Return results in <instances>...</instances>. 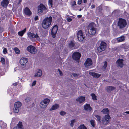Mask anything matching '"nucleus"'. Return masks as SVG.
<instances>
[{
	"label": "nucleus",
	"instance_id": "47",
	"mask_svg": "<svg viewBox=\"0 0 129 129\" xmlns=\"http://www.w3.org/2000/svg\"><path fill=\"white\" fill-rule=\"evenodd\" d=\"M4 30V29L3 27L1 26H0V33H2Z\"/></svg>",
	"mask_w": 129,
	"mask_h": 129
},
{
	"label": "nucleus",
	"instance_id": "56",
	"mask_svg": "<svg viewBox=\"0 0 129 129\" xmlns=\"http://www.w3.org/2000/svg\"><path fill=\"white\" fill-rule=\"evenodd\" d=\"M82 16L81 15H78L77 16V17H78L79 18H80Z\"/></svg>",
	"mask_w": 129,
	"mask_h": 129
},
{
	"label": "nucleus",
	"instance_id": "46",
	"mask_svg": "<svg viewBox=\"0 0 129 129\" xmlns=\"http://www.w3.org/2000/svg\"><path fill=\"white\" fill-rule=\"evenodd\" d=\"M42 105L44 106H45V103L44 104L43 103V104H42L41 103V101L40 103V107H41L42 108H45L47 106H45V107H44V108H43V107H42Z\"/></svg>",
	"mask_w": 129,
	"mask_h": 129
},
{
	"label": "nucleus",
	"instance_id": "35",
	"mask_svg": "<svg viewBox=\"0 0 129 129\" xmlns=\"http://www.w3.org/2000/svg\"><path fill=\"white\" fill-rule=\"evenodd\" d=\"M107 65V61H105L104 62V65L103 66V68L104 69V70H105V69H106Z\"/></svg>",
	"mask_w": 129,
	"mask_h": 129
},
{
	"label": "nucleus",
	"instance_id": "18",
	"mask_svg": "<svg viewBox=\"0 0 129 129\" xmlns=\"http://www.w3.org/2000/svg\"><path fill=\"white\" fill-rule=\"evenodd\" d=\"M84 109L87 111L90 112L92 110V108L90 106L89 104H86L84 106Z\"/></svg>",
	"mask_w": 129,
	"mask_h": 129
},
{
	"label": "nucleus",
	"instance_id": "54",
	"mask_svg": "<svg viewBox=\"0 0 129 129\" xmlns=\"http://www.w3.org/2000/svg\"><path fill=\"white\" fill-rule=\"evenodd\" d=\"M17 82L13 84V85L14 86H16L17 85Z\"/></svg>",
	"mask_w": 129,
	"mask_h": 129
},
{
	"label": "nucleus",
	"instance_id": "30",
	"mask_svg": "<svg viewBox=\"0 0 129 129\" xmlns=\"http://www.w3.org/2000/svg\"><path fill=\"white\" fill-rule=\"evenodd\" d=\"M75 46V43L73 41H71L69 44V48H72L73 47Z\"/></svg>",
	"mask_w": 129,
	"mask_h": 129
},
{
	"label": "nucleus",
	"instance_id": "9",
	"mask_svg": "<svg viewBox=\"0 0 129 129\" xmlns=\"http://www.w3.org/2000/svg\"><path fill=\"white\" fill-rule=\"evenodd\" d=\"M27 35L28 38L30 39H32L33 38L36 39H40L39 36L38 35L37 33L35 34L33 33H31L29 32L27 33Z\"/></svg>",
	"mask_w": 129,
	"mask_h": 129
},
{
	"label": "nucleus",
	"instance_id": "61",
	"mask_svg": "<svg viewBox=\"0 0 129 129\" xmlns=\"http://www.w3.org/2000/svg\"><path fill=\"white\" fill-rule=\"evenodd\" d=\"M81 9H80L79 10V11H81Z\"/></svg>",
	"mask_w": 129,
	"mask_h": 129
},
{
	"label": "nucleus",
	"instance_id": "22",
	"mask_svg": "<svg viewBox=\"0 0 129 129\" xmlns=\"http://www.w3.org/2000/svg\"><path fill=\"white\" fill-rule=\"evenodd\" d=\"M42 75V71L40 69L38 70L37 71L36 73L35 74V77H40Z\"/></svg>",
	"mask_w": 129,
	"mask_h": 129
},
{
	"label": "nucleus",
	"instance_id": "5",
	"mask_svg": "<svg viewBox=\"0 0 129 129\" xmlns=\"http://www.w3.org/2000/svg\"><path fill=\"white\" fill-rule=\"evenodd\" d=\"M126 25V22L125 19L121 18H119L118 23V26H119L120 28H123L125 27Z\"/></svg>",
	"mask_w": 129,
	"mask_h": 129
},
{
	"label": "nucleus",
	"instance_id": "27",
	"mask_svg": "<svg viewBox=\"0 0 129 129\" xmlns=\"http://www.w3.org/2000/svg\"><path fill=\"white\" fill-rule=\"evenodd\" d=\"M59 107V106L58 104H55L50 109V111H52L53 110H55L58 108Z\"/></svg>",
	"mask_w": 129,
	"mask_h": 129
},
{
	"label": "nucleus",
	"instance_id": "17",
	"mask_svg": "<svg viewBox=\"0 0 129 129\" xmlns=\"http://www.w3.org/2000/svg\"><path fill=\"white\" fill-rule=\"evenodd\" d=\"M23 126L21 122L19 121L18 124H17L16 126L14 127L13 129H23Z\"/></svg>",
	"mask_w": 129,
	"mask_h": 129
},
{
	"label": "nucleus",
	"instance_id": "49",
	"mask_svg": "<svg viewBox=\"0 0 129 129\" xmlns=\"http://www.w3.org/2000/svg\"><path fill=\"white\" fill-rule=\"evenodd\" d=\"M58 70L59 72L60 75L61 76H62L63 75V73L60 70V69H58Z\"/></svg>",
	"mask_w": 129,
	"mask_h": 129
},
{
	"label": "nucleus",
	"instance_id": "23",
	"mask_svg": "<svg viewBox=\"0 0 129 129\" xmlns=\"http://www.w3.org/2000/svg\"><path fill=\"white\" fill-rule=\"evenodd\" d=\"M115 89V88L112 86H108L106 88L107 91L108 92H111Z\"/></svg>",
	"mask_w": 129,
	"mask_h": 129
},
{
	"label": "nucleus",
	"instance_id": "26",
	"mask_svg": "<svg viewBox=\"0 0 129 129\" xmlns=\"http://www.w3.org/2000/svg\"><path fill=\"white\" fill-rule=\"evenodd\" d=\"M31 101V98L28 97H26L24 100V101L26 103L29 104L30 103Z\"/></svg>",
	"mask_w": 129,
	"mask_h": 129
},
{
	"label": "nucleus",
	"instance_id": "60",
	"mask_svg": "<svg viewBox=\"0 0 129 129\" xmlns=\"http://www.w3.org/2000/svg\"><path fill=\"white\" fill-rule=\"evenodd\" d=\"M21 2V1L20 0L19 1L18 3V4H19Z\"/></svg>",
	"mask_w": 129,
	"mask_h": 129
},
{
	"label": "nucleus",
	"instance_id": "38",
	"mask_svg": "<svg viewBox=\"0 0 129 129\" xmlns=\"http://www.w3.org/2000/svg\"><path fill=\"white\" fill-rule=\"evenodd\" d=\"M97 49H98V51L99 52H102L103 51H104L105 50H103V49H102V48H101V47L100 46L99 47H98Z\"/></svg>",
	"mask_w": 129,
	"mask_h": 129
},
{
	"label": "nucleus",
	"instance_id": "36",
	"mask_svg": "<svg viewBox=\"0 0 129 129\" xmlns=\"http://www.w3.org/2000/svg\"><path fill=\"white\" fill-rule=\"evenodd\" d=\"M90 95L92 97V99L93 100H97L96 98V96L95 94L91 93Z\"/></svg>",
	"mask_w": 129,
	"mask_h": 129
},
{
	"label": "nucleus",
	"instance_id": "25",
	"mask_svg": "<svg viewBox=\"0 0 129 129\" xmlns=\"http://www.w3.org/2000/svg\"><path fill=\"white\" fill-rule=\"evenodd\" d=\"M100 46L102 48L103 50H105L106 46V44L104 42L102 41L100 44Z\"/></svg>",
	"mask_w": 129,
	"mask_h": 129
},
{
	"label": "nucleus",
	"instance_id": "55",
	"mask_svg": "<svg viewBox=\"0 0 129 129\" xmlns=\"http://www.w3.org/2000/svg\"><path fill=\"white\" fill-rule=\"evenodd\" d=\"M76 5V2L75 1H74L73 3L72 4V6H74Z\"/></svg>",
	"mask_w": 129,
	"mask_h": 129
},
{
	"label": "nucleus",
	"instance_id": "7",
	"mask_svg": "<svg viewBox=\"0 0 129 129\" xmlns=\"http://www.w3.org/2000/svg\"><path fill=\"white\" fill-rule=\"evenodd\" d=\"M81 56V54L79 52H76L73 53L72 57L74 60L79 62V61L80 58Z\"/></svg>",
	"mask_w": 129,
	"mask_h": 129
},
{
	"label": "nucleus",
	"instance_id": "45",
	"mask_svg": "<svg viewBox=\"0 0 129 129\" xmlns=\"http://www.w3.org/2000/svg\"><path fill=\"white\" fill-rule=\"evenodd\" d=\"M60 114L61 115L63 116L65 115L66 113L64 111H61L60 112Z\"/></svg>",
	"mask_w": 129,
	"mask_h": 129
},
{
	"label": "nucleus",
	"instance_id": "28",
	"mask_svg": "<svg viewBox=\"0 0 129 129\" xmlns=\"http://www.w3.org/2000/svg\"><path fill=\"white\" fill-rule=\"evenodd\" d=\"M26 28H25L23 30L21 31H19L18 33V35L21 36H22L24 33L25 32Z\"/></svg>",
	"mask_w": 129,
	"mask_h": 129
},
{
	"label": "nucleus",
	"instance_id": "21",
	"mask_svg": "<svg viewBox=\"0 0 129 129\" xmlns=\"http://www.w3.org/2000/svg\"><path fill=\"white\" fill-rule=\"evenodd\" d=\"M89 74L90 75L93 77L94 78H98L101 76V74L94 72L90 73Z\"/></svg>",
	"mask_w": 129,
	"mask_h": 129
},
{
	"label": "nucleus",
	"instance_id": "3",
	"mask_svg": "<svg viewBox=\"0 0 129 129\" xmlns=\"http://www.w3.org/2000/svg\"><path fill=\"white\" fill-rule=\"evenodd\" d=\"M46 10V8L42 4H41L38 6V12L39 14L42 13L43 12L44 14H45Z\"/></svg>",
	"mask_w": 129,
	"mask_h": 129
},
{
	"label": "nucleus",
	"instance_id": "48",
	"mask_svg": "<svg viewBox=\"0 0 129 129\" xmlns=\"http://www.w3.org/2000/svg\"><path fill=\"white\" fill-rule=\"evenodd\" d=\"M67 20L68 21V22H70L72 21V19L70 17H68L67 18Z\"/></svg>",
	"mask_w": 129,
	"mask_h": 129
},
{
	"label": "nucleus",
	"instance_id": "12",
	"mask_svg": "<svg viewBox=\"0 0 129 129\" xmlns=\"http://www.w3.org/2000/svg\"><path fill=\"white\" fill-rule=\"evenodd\" d=\"M28 62V59L26 58H22L20 59V63L22 65V67L24 68L25 66V64Z\"/></svg>",
	"mask_w": 129,
	"mask_h": 129
},
{
	"label": "nucleus",
	"instance_id": "19",
	"mask_svg": "<svg viewBox=\"0 0 129 129\" xmlns=\"http://www.w3.org/2000/svg\"><path fill=\"white\" fill-rule=\"evenodd\" d=\"M9 3V1L8 0H3L1 2V4L3 7H6Z\"/></svg>",
	"mask_w": 129,
	"mask_h": 129
},
{
	"label": "nucleus",
	"instance_id": "6",
	"mask_svg": "<svg viewBox=\"0 0 129 129\" xmlns=\"http://www.w3.org/2000/svg\"><path fill=\"white\" fill-rule=\"evenodd\" d=\"M22 106V104L20 102H15L14 108V111L15 113H18Z\"/></svg>",
	"mask_w": 129,
	"mask_h": 129
},
{
	"label": "nucleus",
	"instance_id": "37",
	"mask_svg": "<svg viewBox=\"0 0 129 129\" xmlns=\"http://www.w3.org/2000/svg\"><path fill=\"white\" fill-rule=\"evenodd\" d=\"M14 51L16 53L19 54L20 52V51L19 49L17 48H14Z\"/></svg>",
	"mask_w": 129,
	"mask_h": 129
},
{
	"label": "nucleus",
	"instance_id": "33",
	"mask_svg": "<svg viewBox=\"0 0 129 129\" xmlns=\"http://www.w3.org/2000/svg\"><path fill=\"white\" fill-rule=\"evenodd\" d=\"M94 116L96 118V119L98 121L101 122V117L100 116L97 115H95Z\"/></svg>",
	"mask_w": 129,
	"mask_h": 129
},
{
	"label": "nucleus",
	"instance_id": "51",
	"mask_svg": "<svg viewBox=\"0 0 129 129\" xmlns=\"http://www.w3.org/2000/svg\"><path fill=\"white\" fill-rule=\"evenodd\" d=\"M82 0H78V4L79 5L82 2Z\"/></svg>",
	"mask_w": 129,
	"mask_h": 129
},
{
	"label": "nucleus",
	"instance_id": "34",
	"mask_svg": "<svg viewBox=\"0 0 129 129\" xmlns=\"http://www.w3.org/2000/svg\"><path fill=\"white\" fill-rule=\"evenodd\" d=\"M102 6L101 5L97 8V11H98V12L100 13L102 12Z\"/></svg>",
	"mask_w": 129,
	"mask_h": 129
},
{
	"label": "nucleus",
	"instance_id": "20",
	"mask_svg": "<svg viewBox=\"0 0 129 129\" xmlns=\"http://www.w3.org/2000/svg\"><path fill=\"white\" fill-rule=\"evenodd\" d=\"M50 101V100L48 99H44V100L41 101V103L42 104H45V106H42V107H44L45 106H47V105L49 104Z\"/></svg>",
	"mask_w": 129,
	"mask_h": 129
},
{
	"label": "nucleus",
	"instance_id": "44",
	"mask_svg": "<svg viewBox=\"0 0 129 129\" xmlns=\"http://www.w3.org/2000/svg\"><path fill=\"white\" fill-rule=\"evenodd\" d=\"M3 52V53L5 54H6L7 53V50L6 48H4Z\"/></svg>",
	"mask_w": 129,
	"mask_h": 129
},
{
	"label": "nucleus",
	"instance_id": "4",
	"mask_svg": "<svg viewBox=\"0 0 129 129\" xmlns=\"http://www.w3.org/2000/svg\"><path fill=\"white\" fill-rule=\"evenodd\" d=\"M110 117L109 114L105 115L102 119L101 122L104 125H107L110 121Z\"/></svg>",
	"mask_w": 129,
	"mask_h": 129
},
{
	"label": "nucleus",
	"instance_id": "24",
	"mask_svg": "<svg viewBox=\"0 0 129 129\" xmlns=\"http://www.w3.org/2000/svg\"><path fill=\"white\" fill-rule=\"evenodd\" d=\"M125 39V37L124 36H122L121 37L117 38V41L118 42H122L124 41Z\"/></svg>",
	"mask_w": 129,
	"mask_h": 129
},
{
	"label": "nucleus",
	"instance_id": "31",
	"mask_svg": "<svg viewBox=\"0 0 129 129\" xmlns=\"http://www.w3.org/2000/svg\"><path fill=\"white\" fill-rule=\"evenodd\" d=\"M0 127L1 129H4V128H5L6 127V124L5 123L2 122V124H1V125L0 126Z\"/></svg>",
	"mask_w": 129,
	"mask_h": 129
},
{
	"label": "nucleus",
	"instance_id": "13",
	"mask_svg": "<svg viewBox=\"0 0 129 129\" xmlns=\"http://www.w3.org/2000/svg\"><path fill=\"white\" fill-rule=\"evenodd\" d=\"M92 64L91 60L89 58H87L84 63V65L85 67L88 68Z\"/></svg>",
	"mask_w": 129,
	"mask_h": 129
},
{
	"label": "nucleus",
	"instance_id": "14",
	"mask_svg": "<svg viewBox=\"0 0 129 129\" xmlns=\"http://www.w3.org/2000/svg\"><path fill=\"white\" fill-rule=\"evenodd\" d=\"M123 60L122 59H118L116 62L117 66L118 67H122L124 65L123 62Z\"/></svg>",
	"mask_w": 129,
	"mask_h": 129
},
{
	"label": "nucleus",
	"instance_id": "58",
	"mask_svg": "<svg viewBox=\"0 0 129 129\" xmlns=\"http://www.w3.org/2000/svg\"><path fill=\"white\" fill-rule=\"evenodd\" d=\"M87 2V0H83V2L84 3H86Z\"/></svg>",
	"mask_w": 129,
	"mask_h": 129
},
{
	"label": "nucleus",
	"instance_id": "43",
	"mask_svg": "<svg viewBox=\"0 0 129 129\" xmlns=\"http://www.w3.org/2000/svg\"><path fill=\"white\" fill-rule=\"evenodd\" d=\"M72 75L75 77H78L79 76V74H77L74 73H73L72 74Z\"/></svg>",
	"mask_w": 129,
	"mask_h": 129
},
{
	"label": "nucleus",
	"instance_id": "52",
	"mask_svg": "<svg viewBox=\"0 0 129 129\" xmlns=\"http://www.w3.org/2000/svg\"><path fill=\"white\" fill-rule=\"evenodd\" d=\"M34 19L35 21H36L38 19V16H36L34 18Z\"/></svg>",
	"mask_w": 129,
	"mask_h": 129
},
{
	"label": "nucleus",
	"instance_id": "10",
	"mask_svg": "<svg viewBox=\"0 0 129 129\" xmlns=\"http://www.w3.org/2000/svg\"><path fill=\"white\" fill-rule=\"evenodd\" d=\"M27 50L31 53L34 54L36 53L37 50L35 48L31 45H30L27 48Z\"/></svg>",
	"mask_w": 129,
	"mask_h": 129
},
{
	"label": "nucleus",
	"instance_id": "15",
	"mask_svg": "<svg viewBox=\"0 0 129 129\" xmlns=\"http://www.w3.org/2000/svg\"><path fill=\"white\" fill-rule=\"evenodd\" d=\"M23 12L25 15L28 16H30L32 14L31 11L27 7H26L25 8Z\"/></svg>",
	"mask_w": 129,
	"mask_h": 129
},
{
	"label": "nucleus",
	"instance_id": "53",
	"mask_svg": "<svg viewBox=\"0 0 129 129\" xmlns=\"http://www.w3.org/2000/svg\"><path fill=\"white\" fill-rule=\"evenodd\" d=\"M95 6L94 5H92L91 7L92 9H93V8H95Z\"/></svg>",
	"mask_w": 129,
	"mask_h": 129
},
{
	"label": "nucleus",
	"instance_id": "8",
	"mask_svg": "<svg viewBox=\"0 0 129 129\" xmlns=\"http://www.w3.org/2000/svg\"><path fill=\"white\" fill-rule=\"evenodd\" d=\"M77 38L80 41H83L84 39V37L83 35L82 31L80 30L77 33Z\"/></svg>",
	"mask_w": 129,
	"mask_h": 129
},
{
	"label": "nucleus",
	"instance_id": "1",
	"mask_svg": "<svg viewBox=\"0 0 129 129\" xmlns=\"http://www.w3.org/2000/svg\"><path fill=\"white\" fill-rule=\"evenodd\" d=\"M52 20V18L51 16L45 18L42 23V25L43 27L45 29L48 28L50 26Z\"/></svg>",
	"mask_w": 129,
	"mask_h": 129
},
{
	"label": "nucleus",
	"instance_id": "41",
	"mask_svg": "<svg viewBox=\"0 0 129 129\" xmlns=\"http://www.w3.org/2000/svg\"><path fill=\"white\" fill-rule=\"evenodd\" d=\"M53 0H49L48 3L49 5H50L51 7H52L53 5L52 4Z\"/></svg>",
	"mask_w": 129,
	"mask_h": 129
},
{
	"label": "nucleus",
	"instance_id": "32",
	"mask_svg": "<svg viewBox=\"0 0 129 129\" xmlns=\"http://www.w3.org/2000/svg\"><path fill=\"white\" fill-rule=\"evenodd\" d=\"M77 129H87L86 127L84 125H81L78 127Z\"/></svg>",
	"mask_w": 129,
	"mask_h": 129
},
{
	"label": "nucleus",
	"instance_id": "16",
	"mask_svg": "<svg viewBox=\"0 0 129 129\" xmlns=\"http://www.w3.org/2000/svg\"><path fill=\"white\" fill-rule=\"evenodd\" d=\"M85 97L83 96H80L77 98L76 100L81 104L85 101Z\"/></svg>",
	"mask_w": 129,
	"mask_h": 129
},
{
	"label": "nucleus",
	"instance_id": "50",
	"mask_svg": "<svg viewBox=\"0 0 129 129\" xmlns=\"http://www.w3.org/2000/svg\"><path fill=\"white\" fill-rule=\"evenodd\" d=\"M36 81H34L32 83V86H34L36 84Z\"/></svg>",
	"mask_w": 129,
	"mask_h": 129
},
{
	"label": "nucleus",
	"instance_id": "40",
	"mask_svg": "<svg viewBox=\"0 0 129 129\" xmlns=\"http://www.w3.org/2000/svg\"><path fill=\"white\" fill-rule=\"evenodd\" d=\"M75 119L71 120V122L70 124V126L72 127H73V126L74 123L75 121Z\"/></svg>",
	"mask_w": 129,
	"mask_h": 129
},
{
	"label": "nucleus",
	"instance_id": "2",
	"mask_svg": "<svg viewBox=\"0 0 129 129\" xmlns=\"http://www.w3.org/2000/svg\"><path fill=\"white\" fill-rule=\"evenodd\" d=\"M95 25L94 23H90L88 26L87 29L88 34L92 35H94L95 34L96 30L95 28Z\"/></svg>",
	"mask_w": 129,
	"mask_h": 129
},
{
	"label": "nucleus",
	"instance_id": "42",
	"mask_svg": "<svg viewBox=\"0 0 129 129\" xmlns=\"http://www.w3.org/2000/svg\"><path fill=\"white\" fill-rule=\"evenodd\" d=\"M1 61L3 64H4L5 63V59L3 57L1 58Z\"/></svg>",
	"mask_w": 129,
	"mask_h": 129
},
{
	"label": "nucleus",
	"instance_id": "57",
	"mask_svg": "<svg viewBox=\"0 0 129 129\" xmlns=\"http://www.w3.org/2000/svg\"><path fill=\"white\" fill-rule=\"evenodd\" d=\"M65 52L66 53H68V50H67V49H65Z\"/></svg>",
	"mask_w": 129,
	"mask_h": 129
},
{
	"label": "nucleus",
	"instance_id": "59",
	"mask_svg": "<svg viewBox=\"0 0 129 129\" xmlns=\"http://www.w3.org/2000/svg\"><path fill=\"white\" fill-rule=\"evenodd\" d=\"M125 113H127V114H129V111L125 112Z\"/></svg>",
	"mask_w": 129,
	"mask_h": 129
},
{
	"label": "nucleus",
	"instance_id": "11",
	"mask_svg": "<svg viewBox=\"0 0 129 129\" xmlns=\"http://www.w3.org/2000/svg\"><path fill=\"white\" fill-rule=\"evenodd\" d=\"M58 29V27L57 25L54 26L52 29L51 30V35L53 38L55 37Z\"/></svg>",
	"mask_w": 129,
	"mask_h": 129
},
{
	"label": "nucleus",
	"instance_id": "39",
	"mask_svg": "<svg viewBox=\"0 0 129 129\" xmlns=\"http://www.w3.org/2000/svg\"><path fill=\"white\" fill-rule=\"evenodd\" d=\"M91 124L93 127H94V120H91L90 121Z\"/></svg>",
	"mask_w": 129,
	"mask_h": 129
},
{
	"label": "nucleus",
	"instance_id": "29",
	"mask_svg": "<svg viewBox=\"0 0 129 129\" xmlns=\"http://www.w3.org/2000/svg\"><path fill=\"white\" fill-rule=\"evenodd\" d=\"M101 112L103 113L104 114H108L109 113V111L107 108L104 109Z\"/></svg>",
	"mask_w": 129,
	"mask_h": 129
}]
</instances>
